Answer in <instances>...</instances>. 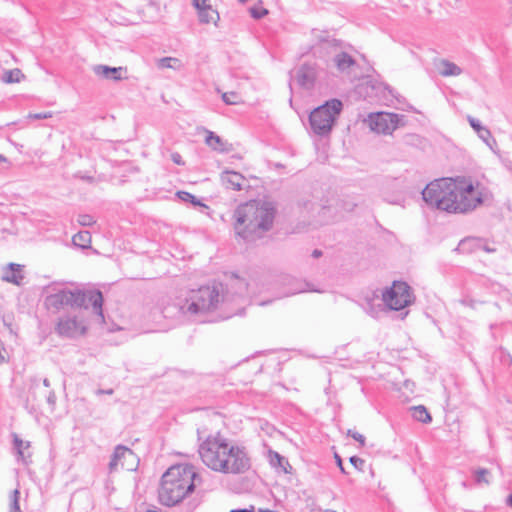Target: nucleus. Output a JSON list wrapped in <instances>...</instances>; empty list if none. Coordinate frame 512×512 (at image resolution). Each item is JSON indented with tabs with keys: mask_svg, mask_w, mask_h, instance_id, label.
<instances>
[{
	"mask_svg": "<svg viewBox=\"0 0 512 512\" xmlns=\"http://www.w3.org/2000/svg\"><path fill=\"white\" fill-rule=\"evenodd\" d=\"M427 205L450 214H467L487 197L486 189L464 177L442 178L429 183L422 191Z\"/></svg>",
	"mask_w": 512,
	"mask_h": 512,
	"instance_id": "1",
	"label": "nucleus"
},
{
	"mask_svg": "<svg viewBox=\"0 0 512 512\" xmlns=\"http://www.w3.org/2000/svg\"><path fill=\"white\" fill-rule=\"evenodd\" d=\"M276 207L270 201L252 200L236 207L232 214L235 234L246 241L263 237L274 223Z\"/></svg>",
	"mask_w": 512,
	"mask_h": 512,
	"instance_id": "2",
	"label": "nucleus"
},
{
	"mask_svg": "<svg viewBox=\"0 0 512 512\" xmlns=\"http://www.w3.org/2000/svg\"><path fill=\"white\" fill-rule=\"evenodd\" d=\"M223 285L203 286L179 295L172 304L163 308L166 318L192 319L197 315L214 310L220 302Z\"/></svg>",
	"mask_w": 512,
	"mask_h": 512,
	"instance_id": "3",
	"label": "nucleus"
},
{
	"mask_svg": "<svg viewBox=\"0 0 512 512\" xmlns=\"http://www.w3.org/2000/svg\"><path fill=\"white\" fill-rule=\"evenodd\" d=\"M91 304L94 313V322L103 325V296L99 290H69L62 289L45 298V305L49 309L60 310L65 306L87 309Z\"/></svg>",
	"mask_w": 512,
	"mask_h": 512,
	"instance_id": "4",
	"label": "nucleus"
},
{
	"mask_svg": "<svg viewBox=\"0 0 512 512\" xmlns=\"http://www.w3.org/2000/svg\"><path fill=\"white\" fill-rule=\"evenodd\" d=\"M232 444L219 433L208 436L199 446V455L207 467L222 472L225 457L229 453Z\"/></svg>",
	"mask_w": 512,
	"mask_h": 512,
	"instance_id": "5",
	"label": "nucleus"
},
{
	"mask_svg": "<svg viewBox=\"0 0 512 512\" xmlns=\"http://www.w3.org/2000/svg\"><path fill=\"white\" fill-rule=\"evenodd\" d=\"M342 102L332 99L315 108L309 116L311 130L319 136L328 135L342 110Z\"/></svg>",
	"mask_w": 512,
	"mask_h": 512,
	"instance_id": "6",
	"label": "nucleus"
},
{
	"mask_svg": "<svg viewBox=\"0 0 512 512\" xmlns=\"http://www.w3.org/2000/svg\"><path fill=\"white\" fill-rule=\"evenodd\" d=\"M89 328V322L84 312L61 316L56 325L55 332L63 338L75 339L84 336Z\"/></svg>",
	"mask_w": 512,
	"mask_h": 512,
	"instance_id": "7",
	"label": "nucleus"
},
{
	"mask_svg": "<svg viewBox=\"0 0 512 512\" xmlns=\"http://www.w3.org/2000/svg\"><path fill=\"white\" fill-rule=\"evenodd\" d=\"M382 301L389 310L399 311L413 302V296L408 284L396 281L383 291Z\"/></svg>",
	"mask_w": 512,
	"mask_h": 512,
	"instance_id": "8",
	"label": "nucleus"
},
{
	"mask_svg": "<svg viewBox=\"0 0 512 512\" xmlns=\"http://www.w3.org/2000/svg\"><path fill=\"white\" fill-rule=\"evenodd\" d=\"M404 116L389 112L371 113L365 123L377 134L390 135L403 123Z\"/></svg>",
	"mask_w": 512,
	"mask_h": 512,
	"instance_id": "9",
	"label": "nucleus"
},
{
	"mask_svg": "<svg viewBox=\"0 0 512 512\" xmlns=\"http://www.w3.org/2000/svg\"><path fill=\"white\" fill-rule=\"evenodd\" d=\"M195 489L194 482H189L188 486L181 482H161L158 489L159 501L168 507L178 504L182 499Z\"/></svg>",
	"mask_w": 512,
	"mask_h": 512,
	"instance_id": "10",
	"label": "nucleus"
},
{
	"mask_svg": "<svg viewBox=\"0 0 512 512\" xmlns=\"http://www.w3.org/2000/svg\"><path fill=\"white\" fill-rule=\"evenodd\" d=\"M139 457L128 447L117 445L108 465L110 473L120 470L136 471L139 466Z\"/></svg>",
	"mask_w": 512,
	"mask_h": 512,
	"instance_id": "11",
	"label": "nucleus"
},
{
	"mask_svg": "<svg viewBox=\"0 0 512 512\" xmlns=\"http://www.w3.org/2000/svg\"><path fill=\"white\" fill-rule=\"evenodd\" d=\"M250 468V459L243 447L232 444L225 457L222 472L229 474L244 473Z\"/></svg>",
	"mask_w": 512,
	"mask_h": 512,
	"instance_id": "12",
	"label": "nucleus"
},
{
	"mask_svg": "<svg viewBox=\"0 0 512 512\" xmlns=\"http://www.w3.org/2000/svg\"><path fill=\"white\" fill-rule=\"evenodd\" d=\"M200 477L198 468L188 462L171 465L162 476V480H196Z\"/></svg>",
	"mask_w": 512,
	"mask_h": 512,
	"instance_id": "13",
	"label": "nucleus"
},
{
	"mask_svg": "<svg viewBox=\"0 0 512 512\" xmlns=\"http://www.w3.org/2000/svg\"><path fill=\"white\" fill-rule=\"evenodd\" d=\"M192 6L195 8L198 20L201 24H213L218 26L220 15L213 8L210 0H192Z\"/></svg>",
	"mask_w": 512,
	"mask_h": 512,
	"instance_id": "14",
	"label": "nucleus"
},
{
	"mask_svg": "<svg viewBox=\"0 0 512 512\" xmlns=\"http://www.w3.org/2000/svg\"><path fill=\"white\" fill-rule=\"evenodd\" d=\"M93 73L101 78L112 81H120L126 77L127 68L125 67H110L108 65L98 64L92 67Z\"/></svg>",
	"mask_w": 512,
	"mask_h": 512,
	"instance_id": "15",
	"label": "nucleus"
},
{
	"mask_svg": "<svg viewBox=\"0 0 512 512\" xmlns=\"http://www.w3.org/2000/svg\"><path fill=\"white\" fill-rule=\"evenodd\" d=\"M266 459L268 460L270 466L275 470L278 475L281 474H292V466L288 462L287 458L280 455L278 452L273 451L272 449H267L266 451Z\"/></svg>",
	"mask_w": 512,
	"mask_h": 512,
	"instance_id": "16",
	"label": "nucleus"
},
{
	"mask_svg": "<svg viewBox=\"0 0 512 512\" xmlns=\"http://www.w3.org/2000/svg\"><path fill=\"white\" fill-rule=\"evenodd\" d=\"M220 179L226 188L235 191L241 190L246 182V179L242 174L230 170L223 171L220 175Z\"/></svg>",
	"mask_w": 512,
	"mask_h": 512,
	"instance_id": "17",
	"label": "nucleus"
},
{
	"mask_svg": "<svg viewBox=\"0 0 512 512\" xmlns=\"http://www.w3.org/2000/svg\"><path fill=\"white\" fill-rule=\"evenodd\" d=\"M316 69L312 65H303L297 73V81L299 85L306 89H310L316 79Z\"/></svg>",
	"mask_w": 512,
	"mask_h": 512,
	"instance_id": "18",
	"label": "nucleus"
},
{
	"mask_svg": "<svg viewBox=\"0 0 512 512\" xmlns=\"http://www.w3.org/2000/svg\"><path fill=\"white\" fill-rule=\"evenodd\" d=\"M23 266L15 263H10L3 270L2 280L5 282L20 285L24 276L22 274Z\"/></svg>",
	"mask_w": 512,
	"mask_h": 512,
	"instance_id": "19",
	"label": "nucleus"
},
{
	"mask_svg": "<svg viewBox=\"0 0 512 512\" xmlns=\"http://www.w3.org/2000/svg\"><path fill=\"white\" fill-rule=\"evenodd\" d=\"M377 295L373 294L372 296L365 297L363 303L361 304L363 310L372 318H379L381 314L385 311L384 307L380 303H375L377 299Z\"/></svg>",
	"mask_w": 512,
	"mask_h": 512,
	"instance_id": "20",
	"label": "nucleus"
},
{
	"mask_svg": "<svg viewBox=\"0 0 512 512\" xmlns=\"http://www.w3.org/2000/svg\"><path fill=\"white\" fill-rule=\"evenodd\" d=\"M13 443L18 455V459L24 463H27L32 456L30 451V442L22 440L17 434H13Z\"/></svg>",
	"mask_w": 512,
	"mask_h": 512,
	"instance_id": "21",
	"label": "nucleus"
},
{
	"mask_svg": "<svg viewBox=\"0 0 512 512\" xmlns=\"http://www.w3.org/2000/svg\"><path fill=\"white\" fill-rule=\"evenodd\" d=\"M437 69L443 77L459 76L462 73V69L458 65L446 59L437 63Z\"/></svg>",
	"mask_w": 512,
	"mask_h": 512,
	"instance_id": "22",
	"label": "nucleus"
},
{
	"mask_svg": "<svg viewBox=\"0 0 512 512\" xmlns=\"http://www.w3.org/2000/svg\"><path fill=\"white\" fill-rule=\"evenodd\" d=\"M205 143L213 150L221 153L230 151L229 144L223 141L218 135L211 131L207 133Z\"/></svg>",
	"mask_w": 512,
	"mask_h": 512,
	"instance_id": "23",
	"label": "nucleus"
},
{
	"mask_svg": "<svg viewBox=\"0 0 512 512\" xmlns=\"http://www.w3.org/2000/svg\"><path fill=\"white\" fill-rule=\"evenodd\" d=\"M227 287H230L234 290V294L241 295L247 290V283L244 279H241L237 275H231L228 283H226Z\"/></svg>",
	"mask_w": 512,
	"mask_h": 512,
	"instance_id": "24",
	"label": "nucleus"
},
{
	"mask_svg": "<svg viewBox=\"0 0 512 512\" xmlns=\"http://www.w3.org/2000/svg\"><path fill=\"white\" fill-rule=\"evenodd\" d=\"M334 62L340 71H346L355 64L354 59L347 53H340L335 56Z\"/></svg>",
	"mask_w": 512,
	"mask_h": 512,
	"instance_id": "25",
	"label": "nucleus"
},
{
	"mask_svg": "<svg viewBox=\"0 0 512 512\" xmlns=\"http://www.w3.org/2000/svg\"><path fill=\"white\" fill-rule=\"evenodd\" d=\"M72 241L78 247L87 248L91 244V234L88 231H80L73 236Z\"/></svg>",
	"mask_w": 512,
	"mask_h": 512,
	"instance_id": "26",
	"label": "nucleus"
},
{
	"mask_svg": "<svg viewBox=\"0 0 512 512\" xmlns=\"http://www.w3.org/2000/svg\"><path fill=\"white\" fill-rule=\"evenodd\" d=\"M412 417L415 420L422 422V423H429L432 420L429 412L422 405L415 406L412 408Z\"/></svg>",
	"mask_w": 512,
	"mask_h": 512,
	"instance_id": "27",
	"label": "nucleus"
},
{
	"mask_svg": "<svg viewBox=\"0 0 512 512\" xmlns=\"http://www.w3.org/2000/svg\"><path fill=\"white\" fill-rule=\"evenodd\" d=\"M477 135L492 151L495 152L494 146H496V140L488 128L484 127L477 133Z\"/></svg>",
	"mask_w": 512,
	"mask_h": 512,
	"instance_id": "28",
	"label": "nucleus"
},
{
	"mask_svg": "<svg viewBox=\"0 0 512 512\" xmlns=\"http://www.w3.org/2000/svg\"><path fill=\"white\" fill-rule=\"evenodd\" d=\"M22 77L23 74L19 69H12L4 72L2 80L5 83H17Z\"/></svg>",
	"mask_w": 512,
	"mask_h": 512,
	"instance_id": "29",
	"label": "nucleus"
},
{
	"mask_svg": "<svg viewBox=\"0 0 512 512\" xmlns=\"http://www.w3.org/2000/svg\"><path fill=\"white\" fill-rule=\"evenodd\" d=\"M20 491L18 488L12 491L10 497L9 512H21L19 505Z\"/></svg>",
	"mask_w": 512,
	"mask_h": 512,
	"instance_id": "30",
	"label": "nucleus"
},
{
	"mask_svg": "<svg viewBox=\"0 0 512 512\" xmlns=\"http://www.w3.org/2000/svg\"><path fill=\"white\" fill-rule=\"evenodd\" d=\"M222 100L227 105H236L241 102V97L236 92H225V93H222Z\"/></svg>",
	"mask_w": 512,
	"mask_h": 512,
	"instance_id": "31",
	"label": "nucleus"
},
{
	"mask_svg": "<svg viewBox=\"0 0 512 512\" xmlns=\"http://www.w3.org/2000/svg\"><path fill=\"white\" fill-rule=\"evenodd\" d=\"M176 195L183 202H190L194 206L202 205L201 202L199 200H197L196 197L189 192L178 191Z\"/></svg>",
	"mask_w": 512,
	"mask_h": 512,
	"instance_id": "32",
	"label": "nucleus"
},
{
	"mask_svg": "<svg viewBox=\"0 0 512 512\" xmlns=\"http://www.w3.org/2000/svg\"><path fill=\"white\" fill-rule=\"evenodd\" d=\"M268 14V10L263 7L261 3H258L250 8V15L254 19H261Z\"/></svg>",
	"mask_w": 512,
	"mask_h": 512,
	"instance_id": "33",
	"label": "nucleus"
},
{
	"mask_svg": "<svg viewBox=\"0 0 512 512\" xmlns=\"http://www.w3.org/2000/svg\"><path fill=\"white\" fill-rule=\"evenodd\" d=\"M179 60L173 57H164L161 58L158 62V67L160 68H176L175 64H178Z\"/></svg>",
	"mask_w": 512,
	"mask_h": 512,
	"instance_id": "34",
	"label": "nucleus"
},
{
	"mask_svg": "<svg viewBox=\"0 0 512 512\" xmlns=\"http://www.w3.org/2000/svg\"><path fill=\"white\" fill-rule=\"evenodd\" d=\"M249 482H230L229 489L237 494L244 493L248 491V484Z\"/></svg>",
	"mask_w": 512,
	"mask_h": 512,
	"instance_id": "35",
	"label": "nucleus"
},
{
	"mask_svg": "<svg viewBox=\"0 0 512 512\" xmlns=\"http://www.w3.org/2000/svg\"><path fill=\"white\" fill-rule=\"evenodd\" d=\"M474 475L476 477V480H484L486 477H493L494 476L491 473V471L486 469V468H477V469H475Z\"/></svg>",
	"mask_w": 512,
	"mask_h": 512,
	"instance_id": "36",
	"label": "nucleus"
},
{
	"mask_svg": "<svg viewBox=\"0 0 512 512\" xmlns=\"http://www.w3.org/2000/svg\"><path fill=\"white\" fill-rule=\"evenodd\" d=\"M77 221L81 226H91L95 223L94 218L88 214H80Z\"/></svg>",
	"mask_w": 512,
	"mask_h": 512,
	"instance_id": "37",
	"label": "nucleus"
},
{
	"mask_svg": "<svg viewBox=\"0 0 512 512\" xmlns=\"http://www.w3.org/2000/svg\"><path fill=\"white\" fill-rule=\"evenodd\" d=\"M467 120H468L469 124L471 125V127L475 130L476 133H478L479 131H481V129L484 128V126H482L480 121L472 116H468Z\"/></svg>",
	"mask_w": 512,
	"mask_h": 512,
	"instance_id": "38",
	"label": "nucleus"
},
{
	"mask_svg": "<svg viewBox=\"0 0 512 512\" xmlns=\"http://www.w3.org/2000/svg\"><path fill=\"white\" fill-rule=\"evenodd\" d=\"M347 435L359 442L361 446L365 445V437L362 434L353 430H348Z\"/></svg>",
	"mask_w": 512,
	"mask_h": 512,
	"instance_id": "39",
	"label": "nucleus"
},
{
	"mask_svg": "<svg viewBox=\"0 0 512 512\" xmlns=\"http://www.w3.org/2000/svg\"><path fill=\"white\" fill-rule=\"evenodd\" d=\"M27 117L34 120L47 119L52 117V112L30 113Z\"/></svg>",
	"mask_w": 512,
	"mask_h": 512,
	"instance_id": "40",
	"label": "nucleus"
},
{
	"mask_svg": "<svg viewBox=\"0 0 512 512\" xmlns=\"http://www.w3.org/2000/svg\"><path fill=\"white\" fill-rule=\"evenodd\" d=\"M350 463L356 468V469H359V470H362L364 465H365V461L357 456H352L350 458Z\"/></svg>",
	"mask_w": 512,
	"mask_h": 512,
	"instance_id": "41",
	"label": "nucleus"
},
{
	"mask_svg": "<svg viewBox=\"0 0 512 512\" xmlns=\"http://www.w3.org/2000/svg\"><path fill=\"white\" fill-rule=\"evenodd\" d=\"M171 160L177 164V165H184V161L182 160V156L177 153V152H174L171 154Z\"/></svg>",
	"mask_w": 512,
	"mask_h": 512,
	"instance_id": "42",
	"label": "nucleus"
},
{
	"mask_svg": "<svg viewBox=\"0 0 512 512\" xmlns=\"http://www.w3.org/2000/svg\"><path fill=\"white\" fill-rule=\"evenodd\" d=\"M47 402L51 405V406H54L55 403H56V395H55V392L54 391H50L49 394L47 395Z\"/></svg>",
	"mask_w": 512,
	"mask_h": 512,
	"instance_id": "43",
	"label": "nucleus"
},
{
	"mask_svg": "<svg viewBox=\"0 0 512 512\" xmlns=\"http://www.w3.org/2000/svg\"><path fill=\"white\" fill-rule=\"evenodd\" d=\"M39 385V379L36 378V377H33L30 379V387H29V390H32L33 387L35 386H38Z\"/></svg>",
	"mask_w": 512,
	"mask_h": 512,
	"instance_id": "44",
	"label": "nucleus"
},
{
	"mask_svg": "<svg viewBox=\"0 0 512 512\" xmlns=\"http://www.w3.org/2000/svg\"><path fill=\"white\" fill-rule=\"evenodd\" d=\"M96 394H97V395H101V394L111 395V394H113V389H107V390H104V389H98V390L96 391Z\"/></svg>",
	"mask_w": 512,
	"mask_h": 512,
	"instance_id": "45",
	"label": "nucleus"
},
{
	"mask_svg": "<svg viewBox=\"0 0 512 512\" xmlns=\"http://www.w3.org/2000/svg\"><path fill=\"white\" fill-rule=\"evenodd\" d=\"M505 503L508 507L512 508V493L507 496Z\"/></svg>",
	"mask_w": 512,
	"mask_h": 512,
	"instance_id": "46",
	"label": "nucleus"
},
{
	"mask_svg": "<svg viewBox=\"0 0 512 512\" xmlns=\"http://www.w3.org/2000/svg\"><path fill=\"white\" fill-rule=\"evenodd\" d=\"M302 291H303L302 289L295 288V289L290 290L286 295H294V294L300 293Z\"/></svg>",
	"mask_w": 512,
	"mask_h": 512,
	"instance_id": "47",
	"label": "nucleus"
},
{
	"mask_svg": "<svg viewBox=\"0 0 512 512\" xmlns=\"http://www.w3.org/2000/svg\"><path fill=\"white\" fill-rule=\"evenodd\" d=\"M253 507L251 510H248V509H234V510H231L230 512H253Z\"/></svg>",
	"mask_w": 512,
	"mask_h": 512,
	"instance_id": "48",
	"label": "nucleus"
},
{
	"mask_svg": "<svg viewBox=\"0 0 512 512\" xmlns=\"http://www.w3.org/2000/svg\"><path fill=\"white\" fill-rule=\"evenodd\" d=\"M2 163H5V164H6V163H7V159H6V157H4L3 155H0V165H1Z\"/></svg>",
	"mask_w": 512,
	"mask_h": 512,
	"instance_id": "49",
	"label": "nucleus"
},
{
	"mask_svg": "<svg viewBox=\"0 0 512 512\" xmlns=\"http://www.w3.org/2000/svg\"><path fill=\"white\" fill-rule=\"evenodd\" d=\"M43 385L45 387H50V382H49V380L47 378L43 379Z\"/></svg>",
	"mask_w": 512,
	"mask_h": 512,
	"instance_id": "50",
	"label": "nucleus"
},
{
	"mask_svg": "<svg viewBox=\"0 0 512 512\" xmlns=\"http://www.w3.org/2000/svg\"><path fill=\"white\" fill-rule=\"evenodd\" d=\"M313 255H314L315 257H318V256H320V255H321V252H320V251H318V250H315V251L313 252Z\"/></svg>",
	"mask_w": 512,
	"mask_h": 512,
	"instance_id": "51",
	"label": "nucleus"
},
{
	"mask_svg": "<svg viewBox=\"0 0 512 512\" xmlns=\"http://www.w3.org/2000/svg\"><path fill=\"white\" fill-rule=\"evenodd\" d=\"M336 459H337L338 465H339L340 467H342V466H341V459H340V457H339L338 455H336ZM341 469L343 470V468H341Z\"/></svg>",
	"mask_w": 512,
	"mask_h": 512,
	"instance_id": "52",
	"label": "nucleus"
},
{
	"mask_svg": "<svg viewBox=\"0 0 512 512\" xmlns=\"http://www.w3.org/2000/svg\"><path fill=\"white\" fill-rule=\"evenodd\" d=\"M238 1H239V2H241V3H244V2H246L247 0H238Z\"/></svg>",
	"mask_w": 512,
	"mask_h": 512,
	"instance_id": "53",
	"label": "nucleus"
},
{
	"mask_svg": "<svg viewBox=\"0 0 512 512\" xmlns=\"http://www.w3.org/2000/svg\"><path fill=\"white\" fill-rule=\"evenodd\" d=\"M147 512H156V511H150V510H149V511H147Z\"/></svg>",
	"mask_w": 512,
	"mask_h": 512,
	"instance_id": "54",
	"label": "nucleus"
}]
</instances>
